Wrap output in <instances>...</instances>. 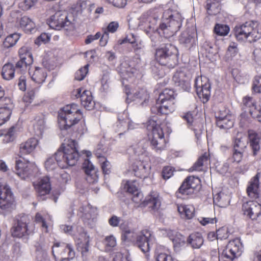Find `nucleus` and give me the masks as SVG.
<instances>
[{
	"mask_svg": "<svg viewBox=\"0 0 261 261\" xmlns=\"http://www.w3.org/2000/svg\"><path fill=\"white\" fill-rule=\"evenodd\" d=\"M152 233L148 229L142 230L136 237V244L144 253L149 252V244Z\"/></svg>",
	"mask_w": 261,
	"mask_h": 261,
	"instance_id": "obj_18",
	"label": "nucleus"
},
{
	"mask_svg": "<svg viewBox=\"0 0 261 261\" xmlns=\"http://www.w3.org/2000/svg\"><path fill=\"white\" fill-rule=\"evenodd\" d=\"M163 120L158 115L151 116L146 123L147 131L151 133L149 139L153 149L156 151H162L166 148L167 143L161 126Z\"/></svg>",
	"mask_w": 261,
	"mask_h": 261,
	"instance_id": "obj_4",
	"label": "nucleus"
},
{
	"mask_svg": "<svg viewBox=\"0 0 261 261\" xmlns=\"http://www.w3.org/2000/svg\"><path fill=\"white\" fill-rule=\"evenodd\" d=\"M175 171V168L171 166H164L161 172V176L163 179L166 180L171 178Z\"/></svg>",
	"mask_w": 261,
	"mask_h": 261,
	"instance_id": "obj_50",
	"label": "nucleus"
},
{
	"mask_svg": "<svg viewBox=\"0 0 261 261\" xmlns=\"http://www.w3.org/2000/svg\"><path fill=\"white\" fill-rule=\"evenodd\" d=\"M83 168L86 174V180L89 184H94L98 181V170L96 169L89 159L85 160Z\"/></svg>",
	"mask_w": 261,
	"mask_h": 261,
	"instance_id": "obj_22",
	"label": "nucleus"
},
{
	"mask_svg": "<svg viewBox=\"0 0 261 261\" xmlns=\"http://www.w3.org/2000/svg\"><path fill=\"white\" fill-rule=\"evenodd\" d=\"M229 28L227 25L217 23L214 28V32L219 36H226L229 32Z\"/></svg>",
	"mask_w": 261,
	"mask_h": 261,
	"instance_id": "obj_52",
	"label": "nucleus"
},
{
	"mask_svg": "<svg viewBox=\"0 0 261 261\" xmlns=\"http://www.w3.org/2000/svg\"><path fill=\"white\" fill-rule=\"evenodd\" d=\"M137 70L135 68L128 67L127 69H121L120 72L122 84L125 87V92L127 95L126 100L136 101L141 105L148 101L149 94L144 88H138L134 89L131 92L127 83H133L136 79Z\"/></svg>",
	"mask_w": 261,
	"mask_h": 261,
	"instance_id": "obj_3",
	"label": "nucleus"
},
{
	"mask_svg": "<svg viewBox=\"0 0 261 261\" xmlns=\"http://www.w3.org/2000/svg\"><path fill=\"white\" fill-rule=\"evenodd\" d=\"M242 244L240 238H235L229 241L222 255L229 260H232L240 256L242 251Z\"/></svg>",
	"mask_w": 261,
	"mask_h": 261,
	"instance_id": "obj_12",
	"label": "nucleus"
},
{
	"mask_svg": "<svg viewBox=\"0 0 261 261\" xmlns=\"http://www.w3.org/2000/svg\"><path fill=\"white\" fill-rule=\"evenodd\" d=\"M33 168L29 162H22L20 160L16 161V174L22 179H25L32 174Z\"/></svg>",
	"mask_w": 261,
	"mask_h": 261,
	"instance_id": "obj_24",
	"label": "nucleus"
},
{
	"mask_svg": "<svg viewBox=\"0 0 261 261\" xmlns=\"http://www.w3.org/2000/svg\"><path fill=\"white\" fill-rule=\"evenodd\" d=\"M158 113L161 115H168L175 110L174 101L163 99L160 100L159 98L156 100Z\"/></svg>",
	"mask_w": 261,
	"mask_h": 261,
	"instance_id": "obj_27",
	"label": "nucleus"
},
{
	"mask_svg": "<svg viewBox=\"0 0 261 261\" xmlns=\"http://www.w3.org/2000/svg\"><path fill=\"white\" fill-rule=\"evenodd\" d=\"M216 125L220 128L229 129L232 127L234 121L230 115H226L224 116H217Z\"/></svg>",
	"mask_w": 261,
	"mask_h": 261,
	"instance_id": "obj_34",
	"label": "nucleus"
},
{
	"mask_svg": "<svg viewBox=\"0 0 261 261\" xmlns=\"http://www.w3.org/2000/svg\"><path fill=\"white\" fill-rule=\"evenodd\" d=\"M15 127L12 126L8 130H1V137L5 143L13 141L15 139Z\"/></svg>",
	"mask_w": 261,
	"mask_h": 261,
	"instance_id": "obj_42",
	"label": "nucleus"
},
{
	"mask_svg": "<svg viewBox=\"0 0 261 261\" xmlns=\"http://www.w3.org/2000/svg\"><path fill=\"white\" fill-rule=\"evenodd\" d=\"M34 188L39 196L46 195L51 190L50 179L47 176L41 178L37 183H34Z\"/></svg>",
	"mask_w": 261,
	"mask_h": 261,
	"instance_id": "obj_25",
	"label": "nucleus"
},
{
	"mask_svg": "<svg viewBox=\"0 0 261 261\" xmlns=\"http://www.w3.org/2000/svg\"><path fill=\"white\" fill-rule=\"evenodd\" d=\"M199 222L202 226H205L208 224H214L217 223V219L216 217H201L198 219Z\"/></svg>",
	"mask_w": 261,
	"mask_h": 261,
	"instance_id": "obj_60",
	"label": "nucleus"
},
{
	"mask_svg": "<svg viewBox=\"0 0 261 261\" xmlns=\"http://www.w3.org/2000/svg\"><path fill=\"white\" fill-rule=\"evenodd\" d=\"M39 144V140L31 137L21 143L19 147V153L21 155H25L33 153Z\"/></svg>",
	"mask_w": 261,
	"mask_h": 261,
	"instance_id": "obj_23",
	"label": "nucleus"
},
{
	"mask_svg": "<svg viewBox=\"0 0 261 261\" xmlns=\"http://www.w3.org/2000/svg\"><path fill=\"white\" fill-rule=\"evenodd\" d=\"M58 119L59 128L62 130H70L80 136L87 130L83 112L77 104L72 103L61 108Z\"/></svg>",
	"mask_w": 261,
	"mask_h": 261,
	"instance_id": "obj_1",
	"label": "nucleus"
},
{
	"mask_svg": "<svg viewBox=\"0 0 261 261\" xmlns=\"http://www.w3.org/2000/svg\"><path fill=\"white\" fill-rule=\"evenodd\" d=\"M82 89L79 88L76 89L75 96L76 98H80L81 105L87 110H92L95 106V102L91 91L84 90L82 93Z\"/></svg>",
	"mask_w": 261,
	"mask_h": 261,
	"instance_id": "obj_21",
	"label": "nucleus"
},
{
	"mask_svg": "<svg viewBox=\"0 0 261 261\" xmlns=\"http://www.w3.org/2000/svg\"><path fill=\"white\" fill-rule=\"evenodd\" d=\"M252 89L254 92L261 94V75H256L254 77ZM260 98L261 99V97Z\"/></svg>",
	"mask_w": 261,
	"mask_h": 261,
	"instance_id": "obj_57",
	"label": "nucleus"
},
{
	"mask_svg": "<svg viewBox=\"0 0 261 261\" xmlns=\"http://www.w3.org/2000/svg\"><path fill=\"white\" fill-rule=\"evenodd\" d=\"M34 129L37 135H42L44 128V122L42 119L38 120L33 124Z\"/></svg>",
	"mask_w": 261,
	"mask_h": 261,
	"instance_id": "obj_59",
	"label": "nucleus"
},
{
	"mask_svg": "<svg viewBox=\"0 0 261 261\" xmlns=\"http://www.w3.org/2000/svg\"><path fill=\"white\" fill-rule=\"evenodd\" d=\"M61 229L65 233L72 236L76 239H77L79 237V234H77L73 230L74 227L72 226L68 225H62L61 226Z\"/></svg>",
	"mask_w": 261,
	"mask_h": 261,
	"instance_id": "obj_61",
	"label": "nucleus"
},
{
	"mask_svg": "<svg viewBox=\"0 0 261 261\" xmlns=\"http://www.w3.org/2000/svg\"><path fill=\"white\" fill-rule=\"evenodd\" d=\"M99 261H131V260L129 254L118 252L111 254L110 259H107L103 256L100 257Z\"/></svg>",
	"mask_w": 261,
	"mask_h": 261,
	"instance_id": "obj_41",
	"label": "nucleus"
},
{
	"mask_svg": "<svg viewBox=\"0 0 261 261\" xmlns=\"http://www.w3.org/2000/svg\"><path fill=\"white\" fill-rule=\"evenodd\" d=\"M38 0H23L18 4L19 9L23 11H27L34 6Z\"/></svg>",
	"mask_w": 261,
	"mask_h": 261,
	"instance_id": "obj_53",
	"label": "nucleus"
},
{
	"mask_svg": "<svg viewBox=\"0 0 261 261\" xmlns=\"http://www.w3.org/2000/svg\"><path fill=\"white\" fill-rule=\"evenodd\" d=\"M238 45L235 42H231L227 50V55L234 57L238 53Z\"/></svg>",
	"mask_w": 261,
	"mask_h": 261,
	"instance_id": "obj_62",
	"label": "nucleus"
},
{
	"mask_svg": "<svg viewBox=\"0 0 261 261\" xmlns=\"http://www.w3.org/2000/svg\"><path fill=\"white\" fill-rule=\"evenodd\" d=\"M218 240H225L229 237V232L228 228L222 227L217 230Z\"/></svg>",
	"mask_w": 261,
	"mask_h": 261,
	"instance_id": "obj_58",
	"label": "nucleus"
},
{
	"mask_svg": "<svg viewBox=\"0 0 261 261\" xmlns=\"http://www.w3.org/2000/svg\"><path fill=\"white\" fill-rule=\"evenodd\" d=\"M135 128L133 122L128 118H126L123 120L119 119L115 126V131L119 133V135L123 134L128 129H134Z\"/></svg>",
	"mask_w": 261,
	"mask_h": 261,
	"instance_id": "obj_33",
	"label": "nucleus"
},
{
	"mask_svg": "<svg viewBox=\"0 0 261 261\" xmlns=\"http://www.w3.org/2000/svg\"><path fill=\"white\" fill-rule=\"evenodd\" d=\"M252 60L258 65L261 66V49L256 48L253 52Z\"/></svg>",
	"mask_w": 261,
	"mask_h": 261,
	"instance_id": "obj_64",
	"label": "nucleus"
},
{
	"mask_svg": "<svg viewBox=\"0 0 261 261\" xmlns=\"http://www.w3.org/2000/svg\"><path fill=\"white\" fill-rule=\"evenodd\" d=\"M244 153V152L233 149L232 154L228 159L229 162L233 164H239L243 159Z\"/></svg>",
	"mask_w": 261,
	"mask_h": 261,
	"instance_id": "obj_51",
	"label": "nucleus"
},
{
	"mask_svg": "<svg viewBox=\"0 0 261 261\" xmlns=\"http://www.w3.org/2000/svg\"><path fill=\"white\" fill-rule=\"evenodd\" d=\"M176 93L172 89L166 88L159 94V97L160 100L163 99L174 101Z\"/></svg>",
	"mask_w": 261,
	"mask_h": 261,
	"instance_id": "obj_47",
	"label": "nucleus"
},
{
	"mask_svg": "<svg viewBox=\"0 0 261 261\" xmlns=\"http://www.w3.org/2000/svg\"><path fill=\"white\" fill-rule=\"evenodd\" d=\"M210 160L209 154L205 152L198 158L197 161L189 169V171L191 172L204 171V167L205 166L206 167L207 165L210 163Z\"/></svg>",
	"mask_w": 261,
	"mask_h": 261,
	"instance_id": "obj_31",
	"label": "nucleus"
},
{
	"mask_svg": "<svg viewBox=\"0 0 261 261\" xmlns=\"http://www.w3.org/2000/svg\"><path fill=\"white\" fill-rule=\"evenodd\" d=\"M52 253L56 261H69L75 256L73 245L64 242L55 243Z\"/></svg>",
	"mask_w": 261,
	"mask_h": 261,
	"instance_id": "obj_9",
	"label": "nucleus"
},
{
	"mask_svg": "<svg viewBox=\"0 0 261 261\" xmlns=\"http://www.w3.org/2000/svg\"><path fill=\"white\" fill-rule=\"evenodd\" d=\"M46 23L50 28L60 30L63 28L69 26L71 22L68 20L66 13L58 11L46 20Z\"/></svg>",
	"mask_w": 261,
	"mask_h": 261,
	"instance_id": "obj_13",
	"label": "nucleus"
},
{
	"mask_svg": "<svg viewBox=\"0 0 261 261\" xmlns=\"http://www.w3.org/2000/svg\"><path fill=\"white\" fill-rule=\"evenodd\" d=\"M32 232L33 230L29 223L23 219L18 220L11 229L12 236L14 238H21L28 236Z\"/></svg>",
	"mask_w": 261,
	"mask_h": 261,
	"instance_id": "obj_14",
	"label": "nucleus"
},
{
	"mask_svg": "<svg viewBox=\"0 0 261 261\" xmlns=\"http://www.w3.org/2000/svg\"><path fill=\"white\" fill-rule=\"evenodd\" d=\"M242 211L244 215L255 220L261 215V204L257 201L249 200L242 204Z\"/></svg>",
	"mask_w": 261,
	"mask_h": 261,
	"instance_id": "obj_15",
	"label": "nucleus"
},
{
	"mask_svg": "<svg viewBox=\"0 0 261 261\" xmlns=\"http://www.w3.org/2000/svg\"><path fill=\"white\" fill-rule=\"evenodd\" d=\"M247 144V141L245 137L237 138L234 142L233 149L244 152Z\"/></svg>",
	"mask_w": 261,
	"mask_h": 261,
	"instance_id": "obj_49",
	"label": "nucleus"
},
{
	"mask_svg": "<svg viewBox=\"0 0 261 261\" xmlns=\"http://www.w3.org/2000/svg\"><path fill=\"white\" fill-rule=\"evenodd\" d=\"M89 65L87 64L83 67H81L75 73L74 78L76 80L82 81L83 80L88 72Z\"/></svg>",
	"mask_w": 261,
	"mask_h": 261,
	"instance_id": "obj_55",
	"label": "nucleus"
},
{
	"mask_svg": "<svg viewBox=\"0 0 261 261\" xmlns=\"http://www.w3.org/2000/svg\"><path fill=\"white\" fill-rule=\"evenodd\" d=\"M20 28L26 33H31L35 29L36 25L34 22L26 16L22 17L19 21Z\"/></svg>",
	"mask_w": 261,
	"mask_h": 261,
	"instance_id": "obj_37",
	"label": "nucleus"
},
{
	"mask_svg": "<svg viewBox=\"0 0 261 261\" xmlns=\"http://www.w3.org/2000/svg\"><path fill=\"white\" fill-rule=\"evenodd\" d=\"M180 43L187 47H191L195 43L196 33L194 31L186 30L180 35L179 39Z\"/></svg>",
	"mask_w": 261,
	"mask_h": 261,
	"instance_id": "obj_30",
	"label": "nucleus"
},
{
	"mask_svg": "<svg viewBox=\"0 0 261 261\" xmlns=\"http://www.w3.org/2000/svg\"><path fill=\"white\" fill-rule=\"evenodd\" d=\"M154 261H174L169 249L165 247H159L154 255Z\"/></svg>",
	"mask_w": 261,
	"mask_h": 261,
	"instance_id": "obj_32",
	"label": "nucleus"
},
{
	"mask_svg": "<svg viewBox=\"0 0 261 261\" xmlns=\"http://www.w3.org/2000/svg\"><path fill=\"white\" fill-rule=\"evenodd\" d=\"M14 198L10 188L5 185L1 188V214L11 212L15 207Z\"/></svg>",
	"mask_w": 261,
	"mask_h": 261,
	"instance_id": "obj_11",
	"label": "nucleus"
},
{
	"mask_svg": "<svg viewBox=\"0 0 261 261\" xmlns=\"http://www.w3.org/2000/svg\"><path fill=\"white\" fill-rule=\"evenodd\" d=\"M164 22L160 25L159 33L166 38H169L174 35L182 25V18L181 14L176 11L170 9L165 10L163 14Z\"/></svg>",
	"mask_w": 261,
	"mask_h": 261,
	"instance_id": "obj_5",
	"label": "nucleus"
},
{
	"mask_svg": "<svg viewBox=\"0 0 261 261\" xmlns=\"http://www.w3.org/2000/svg\"><path fill=\"white\" fill-rule=\"evenodd\" d=\"M200 187V178L194 176H189L184 180L175 194L178 198L186 199L193 194L195 191L199 190Z\"/></svg>",
	"mask_w": 261,
	"mask_h": 261,
	"instance_id": "obj_8",
	"label": "nucleus"
},
{
	"mask_svg": "<svg viewBox=\"0 0 261 261\" xmlns=\"http://www.w3.org/2000/svg\"><path fill=\"white\" fill-rule=\"evenodd\" d=\"M98 159L103 174L105 175L110 174L112 170L111 163L104 156H99Z\"/></svg>",
	"mask_w": 261,
	"mask_h": 261,
	"instance_id": "obj_45",
	"label": "nucleus"
},
{
	"mask_svg": "<svg viewBox=\"0 0 261 261\" xmlns=\"http://www.w3.org/2000/svg\"><path fill=\"white\" fill-rule=\"evenodd\" d=\"M248 137L250 140V146L253 150V155H255L257 151L260 149L258 135L254 131L250 130L248 131Z\"/></svg>",
	"mask_w": 261,
	"mask_h": 261,
	"instance_id": "obj_40",
	"label": "nucleus"
},
{
	"mask_svg": "<svg viewBox=\"0 0 261 261\" xmlns=\"http://www.w3.org/2000/svg\"><path fill=\"white\" fill-rule=\"evenodd\" d=\"M243 104L244 109L248 110L252 117L256 116V113L259 109L257 107L256 101L252 97L250 96L244 97L243 99Z\"/></svg>",
	"mask_w": 261,
	"mask_h": 261,
	"instance_id": "obj_35",
	"label": "nucleus"
},
{
	"mask_svg": "<svg viewBox=\"0 0 261 261\" xmlns=\"http://www.w3.org/2000/svg\"><path fill=\"white\" fill-rule=\"evenodd\" d=\"M187 242L193 248H199L203 243V239L200 233L195 232L189 236Z\"/></svg>",
	"mask_w": 261,
	"mask_h": 261,
	"instance_id": "obj_39",
	"label": "nucleus"
},
{
	"mask_svg": "<svg viewBox=\"0 0 261 261\" xmlns=\"http://www.w3.org/2000/svg\"><path fill=\"white\" fill-rule=\"evenodd\" d=\"M75 229L79 232L77 250L81 252L82 256L86 257L89 251V237L83 227L76 226Z\"/></svg>",
	"mask_w": 261,
	"mask_h": 261,
	"instance_id": "obj_16",
	"label": "nucleus"
},
{
	"mask_svg": "<svg viewBox=\"0 0 261 261\" xmlns=\"http://www.w3.org/2000/svg\"><path fill=\"white\" fill-rule=\"evenodd\" d=\"M194 87L197 94L203 103L207 102L211 95V85L205 76H197L194 81Z\"/></svg>",
	"mask_w": 261,
	"mask_h": 261,
	"instance_id": "obj_10",
	"label": "nucleus"
},
{
	"mask_svg": "<svg viewBox=\"0 0 261 261\" xmlns=\"http://www.w3.org/2000/svg\"><path fill=\"white\" fill-rule=\"evenodd\" d=\"M29 74L32 80L38 85L42 84L47 77V70L44 67H36L33 71H30Z\"/></svg>",
	"mask_w": 261,
	"mask_h": 261,
	"instance_id": "obj_29",
	"label": "nucleus"
},
{
	"mask_svg": "<svg viewBox=\"0 0 261 261\" xmlns=\"http://www.w3.org/2000/svg\"><path fill=\"white\" fill-rule=\"evenodd\" d=\"M1 107L6 109V113L7 117L11 115L13 104L10 98L1 96Z\"/></svg>",
	"mask_w": 261,
	"mask_h": 261,
	"instance_id": "obj_48",
	"label": "nucleus"
},
{
	"mask_svg": "<svg viewBox=\"0 0 261 261\" xmlns=\"http://www.w3.org/2000/svg\"><path fill=\"white\" fill-rule=\"evenodd\" d=\"M108 3L118 8H124L126 4V0H106Z\"/></svg>",
	"mask_w": 261,
	"mask_h": 261,
	"instance_id": "obj_63",
	"label": "nucleus"
},
{
	"mask_svg": "<svg viewBox=\"0 0 261 261\" xmlns=\"http://www.w3.org/2000/svg\"><path fill=\"white\" fill-rule=\"evenodd\" d=\"M155 59L160 64L170 68L178 63L177 49L170 43H167L156 49Z\"/></svg>",
	"mask_w": 261,
	"mask_h": 261,
	"instance_id": "obj_6",
	"label": "nucleus"
},
{
	"mask_svg": "<svg viewBox=\"0 0 261 261\" xmlns=\"http://www.w3.org/2000/svg\"><path fill=\"white\" fill-rule=\"evenodd\" d=\"M119 27V24L118 21H113L110 22L106 28L105 29L103 33L109 36V33H115L116 32Z\"/></svg>",
	"mask_w": 261,
	"mask_h": 261,
	"instance_id": "obj_54",
	"label": "nucleus"
},
{
	"mask_svg": "<svg viewBox=\"0 0 261 261\" xmlns=\"http://www.w3.org/2000/svg\"><path fill=\"white\" fill-rule=\"evenodd\" d=\"M130 168L134 175L138 178H145L149 175V170L140 160L135 161Z\"/></svg>",
	"mask_w": 261,
	"mask_h": 261,
	"instance_id": "obj_26",
	"label": "nucleus"
},
{
	"mask_svg": "<svg viewBox=\"0 0 261 261\" xmlns=\"http://www.w3.org/2000/svg\"><path fill=\"white\" fill-rule=\"evenodd\" d=\"M103 243L107 249L110 250L116 245L115 238L111 235L106 237L103 241Z\"/></svg>",
	"mask_w": 261,
	"mask_h": 261,
	"instance_id": "obj_56",
	"label": "nucleus"
},
{
	"mask_svg": "<svg viewBox=\"0 0 261 261\" xmlns=\"http://www.w3.org/2000/svg\"><path fill=\"white\" fill-rule=\"evenodd\" d=\"M20 37V35L18 33H13L8 35L3 41V47L9 48L13 46L19 39Z\"/></svg>",
	"mask_w": 261,
	"mask_h": 261,
	"instance_id": "obj_44",
	"label": "nucleus"
},
{
	"mask_svg": "<svg viewBox=\"0 0 261 261\" xmlns=\"http://www.w3.org/2000/svg\"><path fill=\"white\" fill-rule=\"evenodd\" d=\"M123 189L125 192L132 195L140 191L138 184L135 180H126L123 185Z\"/></svg>",
	"mask_w": 261,
	"mask_h": 261,
	"instance_id": "obj_46",
	"label": "nucleus"
},
{
	"mask_svg": "<svg viewBox=\"0 0 261 261\" xmlns=\"http://www.w3.org/2000/svg\"><path fill=\"white\" fill-rule=\"evenodd\" d=\"M260 174L257 173L254 176L251 178L248 182L246 189L248 196L251 199L256 200L260 196L259 189Z\"/></svg>",
	"mask_w": 261,
	"mask_h": 261,
	"instance_id": "obj_20",
	"label": "nucleus"
},
{
	"mask_svg": "<svg viewBox=\"0 0 261 261\" xmlns=\"http://www.w3.org/2000/svg\"><path fill=\"white\" fill-rule=\"evenodd\" d=\"M18 54L20 60L16 64L17 68L26 69L33 63V56L29 47L22 46L18 50Z\"/></svg>",
	"mask_w": 261,
	"mask_h": 261,
	"instance_id": "obj_17",
	"label": "nucleus"
},
{
	"mask_svg": "<svg viewBox=\"0 0 261 261\" xmlns=\"http://www.w3.org/2000/svg\"><path fill=\"white\" fill-rule=\"evenodd\" d=\"M75 140H68L67 144H63L54 155L49 157L44 163L48 171L54 170L57 166L66 168L75 165L80 156Z\"/></svg>",
	"mask_w": 261,
	"mask_h": 261,
	"instance_id": "obj_2",
	"label": "nucleus"
},
{
	"mask_svg": "<svg viewBox=\"0 0 261 261\" xmlns=\"http://www.w3.org/2000/svg\"><path fill=\"white\" fill-rule=\"evenodd\" d=\"M15 68L14 65L11 63L6 64L2 68L1 75L4 79L10 80L14 76Z\"/></svg>",
	"mask_w": 261,
	"mask_h": 261,
	"instance_id": "obj_43",
	"label": "nucleus"
},
{
	"mask_svg": "<svg viewBox=\"0 0 261 261\" xmlns=\"http://www.w3.org/2000/svg\"><path fill=\"white\" fill-rule=\"evenodd\" d=\"M234 34L237 40L241 41L248 40L251 42L260 38L256 22L253 21H247L236 26L234 29Z\"/></svg>",
	"mask_w": 261,
	"mask_h": 261,
	"instance_id": "obj_7",
	"label": "nucleus"
},
{
	"mask_svg": "<svg viewBox=\"0 0 261 261\" xmlns=\"http://www.w3.org/2000/svg\"><path fill=\"white\" fill-rule=\"evenodd\" d=\"M205 8L209 15H216L221 10V5L218 0H206Z\"/></svg>",
	"mask_w": 261,
	"mask_h": 261,
	"instance_id": "obj_38",
	"label": "nucleus"
},
{
	"mask_svg": "<svg viewBox=\"0 0 261 261\" xmlns=\"http://www.w3.org/2000/svg\"><path fill=\"white\" fill-rule=\"evenodd\" d=\"M172 79L176 85L179 86L184 90H188L190 89V85L189 78L184 71H176Z\"/></svg>",
	"mask_w": 261,
	"mask_h": 261,
	"instance_id": "obj_28",
	"label": "nucleus"
},
{
	"mask_svg": "<svg viewBox=\"0 0 261 261\" xmlns=\"http://www.w3.org/2000/svg\"><path fill=\"white\" fill-rule=\"evenodd\" d=\"M177 210L181 217L186 219H192L195 215V208L191 205H178Z\"/></svg>",
	"mask_w": 261,
	"mask_h": 261,
	"instance_id": "obj_36",
	"label": "nucleus"
},
{
	"mask_svg": "<svg viewBox=\"0 0 261 261\" xmlns=\"http://www.w3.org/2000/svg\"><path fill=\"white\" fill-rule=\"evenodd\" d=\"M161 205L160 194L154 191H151L140 204V207L148 206L150 210L157 211Z\"/></svg>",
	"mask_w": 261,
	"mask_h": 261,
	"instance_id": "obj_19",
	"label": "nucleus"
}]
</instances>
